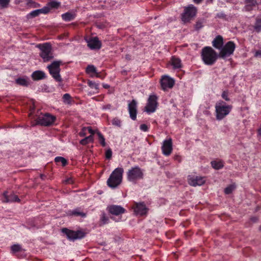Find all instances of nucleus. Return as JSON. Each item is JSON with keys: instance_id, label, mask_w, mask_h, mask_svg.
<instances>
[{"instance_id": "obj_8", "label": "nucleus", "mask_w": 261, "mask_h": 261, "mask_svg": "<svg viewBox=\"0 0 261 261\" xmlns=\"http://www.w3.org/2000/svg\"><path fill=\"white\" fill-rule=\"evenodd\" d=\"M56 119V117L55 116L49 113H45L37 118L36 123L43 126H48L51 125Z\"/></svg>"}, {"instance_id": "obj_10", "label": "nucleus", "mask_w": 261, "mask_h": 261, "mask_svg": "<svg viewBox=\"0 0 261 261\" xmlns=\"http://www.w3.org/2000/svg\"><path fill=\"white\" fill-rule=\"evenodd\" d=\"M157 99L158 97L154 94H152L149 96L146 106L145 107V111L148 113L155 112L158 106Z\"/></svg>"}, {"instance_id": "obj_34", "label": "nucleus", "mask_w": 261, "mask_h": 261, "mask_svg": "<svg viewBox=\"0 0 261 261\" xmlns=\"http://www.w3.org/2000/svg\"><path fill=\"white\" fill-rule=\"evenodd\" d=\"M236 186L234 185H230L226 187L224 190V192L226 194H230L235 189Z\"/></svg>"}, {"instance_id": "obj_41", "label": "nucleus", "mask_w": 261, "mask_h": 261, "mask_svg": "<svg viewBox=\"0 0 261 261\" xmlns=\"http://www.w3.org/2000/svg\"><path fill=\"white\" fill-rule=\"evenodd\" d=\"M87 127H84L82 129L81 131L80 132L79 135L81 137H84L87 135Z\"/></svg>"}, {"instance_id": "obj_16", "label": "nucleus", "mask_w": 261, "mask_h": 261, "mask_svg": "<svg viewBox=\"0 0 261 261\" xmlns=\"http://www.w3.org/2000/svg\"><path fill=\"white\" fill-rule=\"evenodd\" d=\"M133 208L135 213L137 215L144 216L148 212L147 208L143 203H135L133 206Z\"/></svg>"}, {"instance_id": "obj_19", "label": "nucleus", "mask_w": 261, "mask_h": 261, "mask_svg": "<svg viewBox=\"0 0 261 261\" xmlns=\"http://www.w3.org/2000/svg\"><path fill=\"white\" fill-rule=\"evenodd\" d=\"M108 211L114 215H119L125 213V210L120 205H112L108 207Z\"/></svg>"}, {"instance_id": "obj_25", "label": "nucleus", "mask_w": 261, "mask_h": 261, "mask_svg": "<svg viewBox=\"0 0 261 261\" xmlns=\"http://www.w3.org/2000/svg\"><path fill=\"white\" fill-rule=\"evenodd\" d=\"M32 77L34 81H38L45 78V73L40 70H37L33 72Z\"/></svg>"}, {"instance_id": "obj_14", "label": "nucleus", "mask_w": 261, "mask_h": 261, "mask_svg": "<svg viewBox=\"0 0 261 261\" xmlns=\"http://www.w3.org/2000/svg\"><path fill=\"white\" fill-rule=\"evenodd\" d=\"M85 40L88 46L91 49H99L101 46V43L97 37H87Z\"/></svg>"}, {"instance_id": "obj_43", "label": "nucleus", "mask_w": 261, "mask_h": 261, "mask_svg": "<svg viewBox=\"0 0 261 261\" xmlns=\"http://www.w3.org/2000/svg\"><path fill=\"white\" fill-rule=\"evenodd\" d=\"M112 155V151L111 149H108L106 152V157L107 159H110Z\"/></svg>"}, {"instance_id": "obj_17", "label": "nucleus", "mask_w": 261, "mask_h": 261, "mask_svg": "<svg viewBox=\"0 0 261 261\" xmlns=\"http://www.w3.org/2000/svg\"><path fill=\"white\" fill-rule=\"evenodd\" d=\"M49 12V8L47 7H44L42 9H37L34 10L31 12L30 13L28 14L27 15V18L28 19L32 18L38 16L40 14H47Z\"/></svg>"}, {"instance_id": "obj_26", "label": "nucleus", "mask_w": 261, "mask_h": 261, "mask_svg": "<svg viewBox=\"0 0 261 261\" xmlns=\"http://www.w3.org/2000/svg\"><path fill=\"white\" fill-rule=\"evenodd\" d=\"M212 167L216 169L219 170L222 169L224 166V162L219 159L214 160L211 162Z\"/></svg>"}, {"instance_id": "obj_23", "label": "nucleus", "mask_w": 261, "mask_h": 261, "mask_svg": "<svg viewBox=\"0 0 261 261\" xmlns=\"http://www.w3.org/2000/svg\"><path fill=\"white\" fill-rule=\"evenodd\" d=\"M170 64L174 69H180L182 67L181 60L180 59L175 56L171 58Z\"/></svg>"}, {"instance_id": "obj_37", "label": "nucleus", "mask_w": 261, "mask_h": 261, "mask_svg": "<svg viewBox=\"0 0 261 261\" xmlns=\"http://www.w3.org/2000/svg\"><path fill=\"white\" fill-rule=\"evenodd\" d=\"M112 123L113 125L120 127L121 125V121L118 118H114L112 120Z\"/></svg>"}, {"instance_id": "obj_56", "label": "nucleus", "mask_w": 261, "mask_h": 261, "mask_svg": "<svg viewBox=\"0 0 261 261\" xmlns=\"http://www.w3.org/2000/svg\"><path fill=\"white\" fill-rule=\"evenodd\" d=\"M227 1H228V0H226Z\"/></svg>"}, {"instance_id": "obj_48", "label": "nucleus", "mask_w": 261, "mask_h": 261, "mask_svg": "<svg viewBox=\"0 0 261 261\" xmlns=\"http://www.w3.org/2000/svg\"><path fill=\"white\" fill-rule=\"evenodd\" d=\"M254 56L257 58H261V49L256 50Z\"/></svg>"}, {"instance_id": "obj_47", "label": "nucleus", "mask_w": 261, "mask_h": 261, "mask_svg": "<svg viewBox=\"0 0 261 261\" xmlns=\"http://www.w3.org/2000/svg\"><path fill=\"white\" fill-rule=\"evenodd\" d=\"M140 128L143 132H147L148 130V127L145 124H142L140 126Z\"/></svg>"}, {"instance_id": "obj_38", "label": "nucleus", "mask_w": 261, "mask_h": 261, "mask_svg": "<svg viewBox=\"0 0 261 261\" xmlns=\"http://www.w3.org/2000/svg\"><path fill=\"white\" fill-rule=\"evenodd\" d=\"M87 84L88 86L93 89H95L96 90H98V85L96 84V83L91 81H88L87 82Z\"/></svg>"}, {"instance_id": "obj_20", "label": "nucleus", "mask_w": 261, "mask_h": 261, "mask_svg": "<svg viewBox=\"0 0 261 261\" xmlns=\"http://www.w3.org/2000/svg\"><path fill=\"white\" fill-rule=\"evenodd\" d=\"M128 111L130 117L133 120H135L137 117V102L135 100H133L128 103Z\"/></svg>"}, {"instance_id": "obj_13", "label": "nucleus", "mask_w": 261, "mask_h": 261, "mask_svg": "<svg viewBox=\"0 0 261 261\" xmlns=\"http://www.w3.org/2000/svg\"><path fill=\"white\" fill-rule=\"evenodd\" d=\"M172 150V141L171 138H169L165 140L162 146L163 153L166 156H168L171 153Z\"/></svg>"}, {"instance_id": "obj_5", "label": "nucleus", "mask_w": 261, "mask_h": 261, "mask_svg": "<svg viewBox=\"0 0 261 261\" xmlns=\"http://www.w3.org/2000/svg\"><path fill=\"white\" fill-rule=\"evenodd\" d=\"M37 47L40 50V56L44 62L51 60L54 58L51 44L49 43L39 44Z\"/></svg>"}, {"instance_id": "obj_32", "label": "nucleus", "mask_w": 261, "mask_h": 261, "mask_svg": "<svg viewBox=\"0 0 261 261\" xmlns=\"http://www.w3.org/2000/svg\"><path fill=\"white\" fill-rule=\"evenodd\" d=\"M97 135L98 139V141H99L100 144L103 147L106 146V141H105V138L104 136L99 131L97 132Z\"/></svg>"}, {"instance_id": "obj_7", "label": "nucleus", "mask_w": 261, "mask_h": 261, "mask_svg": "<svg viewBox=\"0 0 261 261\" xmlns=\"http://www.w3.org/2000/svg\"><path fill=\"white\" fill-rule=\"evenodd\" d=\"M60 61H54L50 65L47 66L49 73L57 82H61L62 81V78L60 75Z\"/></svg>"}, {"instance_id": "obj_33", "label": "nucleus", "mask_w": 261, "mask_h": 261, "mask_svg": "<svg viewBox=\"0 0 261 261\" xmlns=\"http://www.w3.org/2000/svg\"><path fill=\"white\" fill-rule=\"evenodd\" d=\"M55 161L57 163H61L62 165L64 166L67 164V160L62 156H57L55 158Z\"/></svg>"}, {"instance_id": "obj_1", "label": "nucleus", "mask_w": 261, "mask_h": 261, "mask_svg": "<svg viewBox=\"0 0 261 261\" xmlns=\"http://www.w3.org/2000/svg\"><path fill=\"white\" fill-rule=\"evenodd\" d=\"M123 172L122 168H116L107 180L108 186L112 188H115L119 186L122 182Z\"/></svg>"}, {"instance_id": "obj_49", "label": "nucleus", "mask_w": 261, "mask_h": 261, "mask_svg": "<svg viewBox=\"0 0 261 261\" xmlns=\"http://www.w3.org/2000/svg\"><path fill=\"white\" fill-rule=\"evenodd\" d=\"M66 184H71L73 182V180L72 178H68L65 181Z\"/></svg>"}, {"instance_id": "obj_42", "label": "nucleus", "mask_w": 261, "mask_h": 261, "mask_svg": "<svg viewBox=\"0 0 261 261\" xmlns=\"http://www.w3.org/2000/svg\"><path fill=\"white\" fill-rule=\"evenodd\" d=\"M222 97L226 101H229L228 94L227 91H223L222 94Z\"/></svg>"}, {"instance_id": "obj_50", "label": "nucleus", "mask_w": 261, "mask_h": 261, "mask_svg": "<svg viewBox=\"0 0 261 261\" xmlns=\"http://www.w3.org/2000/svg\"><path fill=\"white\" fill-rule=\"evenodd\" d=\"M94 76H96V77H98V78H100L101 79H103V77H102V76H101L100 75V74L99 73H97L94 75Z\"/></svg>"}, {"instance_id": "obj_52", "label": "nucleus", "mask_w": 261, "mask_h": 261, "mask_svg": "<svg viewBox=\"0 0 261 261\" xmlns=\"http://www.w3.org/2000/svg\"><path fill=\"white\" fill-rule=\"evenodd\" d=\"M196 28L197 29H200L201 28V24L199 23H197V24L196 25Z\"/></svg>"}, {"instance_id": "obj_24", "label": "nucleus", "mask_w": 261, "mask_h": 261, "mask_svg": "<svg viewBox=\"0 0 261 261\" xmlns=\"http://www.w3.org/2000/svg\"><path fill=\"white\" fill-rule=\"evenodd\" d=\"M75 16L76 13L75 11H69L61 15L62 19L65 21L72 20L75 18Z\"/></svg>"}, {"instance_id": "obj_54", "label": "nucleus", "mask_w": 261, "mask_h": 261, "mask_svg": "<svg viewBox=\"0 0 261 261\" xmlns=\"http://www.w3.org/2000/svg\"><path fill=\"white\" fill-rule=\"evenodd\" d=\"M103 87L106 89H108L110 87L109 85L108 84H103Z\"/></svg>"}, {"instance_id": "obj_55", "label": "nucleus", "mask_w": 261, "mask_h": 261, "mask_svg": "<svg viewBox=\"0 0 261 261\" xmlns=\"http://www.w3.org/2000/svg\"><path fill=\"white\" fill-rule=\"evenodd\" d=\"M34 107H33L32 108V110H34Z\"/></svg>"}, {"instance_id": "obj_27", "label": "nucleus", "mask_w": 261, "mask_h": 261, "mask_svg": "<svg viewBox=\"0 0 261 261\" xmlns=\"http://www.w3.org/2000/svg\"><path fill=\"white\" fill-rule=\"evenodd\" d=\"M16 83L22 86H28L30 84V80L27 77H19L16 79Z\"/></svg>"}, {"instance_id": "obj_15", "label": "nucleus", "mask_w": 261, "mask_h": 261, "mask_svg": "<svg viewBox=\"0 0 261 261\" xmlns=\"http://www.w3.org/2000/svg\"><path fill=\"white\" fill-rule=\"evenodd\" d=\"M205 180L201 176L196 175H189L188 176V183L192 186H201L204 184Z\"/></svg>"}, {"instance_id": "obj_9", "label": "nucleus", "mask_w": 261, "mask_h": 261, "mask_svg": "<svg viewBox=\"0 0 261 261\" xmlns=\"http://www.w3.org/2000/svg\"><path fill=\"white\" fill-rule=\"evenodd\" d=\"M196 13V8L193 5H190L185 8L184 12L181 16V19L185 22H188L195 16Z\"/></svg>"}, {"instance_id": "obj_2", "label": "nucleus", "mask_w": 261, "mask_h": 261, "mask_svg": "<svg viewBox=\"0 0 261 261\" xmlns=\"http://www.w3.org/2000/svg\"><path fill=\"white\" fill-rule=\"evenodd\" d=\"M232 109L231 105H227L222 100L219 101L215 105L216 117L218 120L223 119L229 114Z\"/></svg>"}, {"instance_id": "obj_11", "label": "nucleus", "mask_w": 261, "mask_h": 261, "mask_svg": "<svg viewBox=\"0 0 261 261\" xmlns=\"http://www.w3.org/2000/svg\"><path fill=\"white\" fill-rule=\"evenodd\" d=\"M175 84L174 80L168 75H163L160 79L161 88L164 91L171 89Z\"/></svg>"}, {"instance_id": "obj_29", "label": "nucleus", "mask_w": 261, "mask_h": 261, "mask_svg": "<svg viewBox=\"0 0 261 261\" xmlns=\"http://www.w3.org/2000/svg\"><path fill=\"white\" fill-rule=\"evenodd\" d=\"M86 73L90 74L91 77H93L96 73V68L93 65H88L86 70Z\"/></svg>"}, {"instance_id": "obj_45", "label": "nucleus", "mask_w": 261, "mask_h": 261, "mask_svg": "<svg viewBox=\"0 0 261 261\" xmlns=\"http://www.w3.org/2000/svg\"><path fill=\"white\" fill-rule=\"evenodd\" d=\"M87 127V132L91 134L90 135H92V136H93L95 133L97 134V132L98 131L97 130H94L91 127Z\"/></svg>"}, {"instance_id": "obj_44", "label": "nucleus", "mask_w": 261, "mask_h": 261, "mask_svg": "<svg viewBox=\"0 0 261 261\" xmlns=\"http://www.w3.org/2000/svg\"><path fill=\"white\" fill-rule=\"evenodd\" d=\"M257 138L259 141H261V124L257 129Z\"/></svg>"}, {"instance_id": "obj_21", "label": "nucleus", "mask_w": 261, "mask_h": 261, "mask_svg": "<svg viewBox=\"0 0 261 261\" xmlns=\"http://www.w3.org/2000/svg\"><path fill=\"white\" fill-rule=\"evenodd\" d=\"M260 3L261 0H246L245 9L246 11H251Z\"/></svg>"}, {"instance_id": "obj_22", "label": "nucleus", "mask_w": 261, "mask_h": 261, "mask_svg": "<svg viewBox=\"0 0 261 261\" xmlns=\"http://www.w3.org/2000/svg\"><path fill=\"white\" fill-rule=\"evenodd\" d=\"M212 44L215 48L220 49L222 47L223 44V37L220 35L216 36L213 41Z\"/></svg>"}, {"instance_id": "obj_30", "label": "nucleus", "mask_w": 261, "mask_h": 261, "mask_svg": "<svg viewBox=\"0 0 261 261\" xmlns=\"http://www.w3.org/2000/svg\"><path fill=\"white\" fill-rule=\"evenodd\" d=\"M60 5L61 4L60 2H58L56 1H52L49 2L45 7H48L49 8L50 11L51 9H57L59 8Z\"/></svg>"}, {"instance_id": "obj_35", "label": "nucleus", "mask_w": 261, "mask_h": 261, "mask_svg": "<svg viewBox=\"0 0 261 261\" xmlns=\"http://www.w3.org/2000/svg\"><path fill=\"white\" fill-rule=\"evenodd\" d=\"M21 246L19 245L15 244L11 246V250L13 253H16L21 250Z\"/></svg>"}, {"instance_id": "obj_28", "label": "nucleus", "mask_w": 261, "mask_h": 261, "mask_svg": "<svg viewBox=\"0 0 261 261\" xmlns=\"http://www.w3.org/2000/svg\"><path fill=\"white\" fill-rule=\"evenodd\" d=\"M68 215L75 216H81L82 217H85L86 216V214L82 212L79 208H76L74 210L69 211Z\"/></svg>"}, {"instance_id": "obj_3", "label": "nucleus", "mask_w": 261, "mask_h": 261, "mask_svg": "<svg viewBox=\"0 0 261 261\" xmlns=\"http://www.w3.org/2000/svg\"><path fill=\"white\" fill-rule=\"evenodd\" d=\"M202 59L203 62L208 65H212L216 61L218 55L211 47H205L202 50Z\"/></svg>"}, {"instance_id": "obj_51", "label": "nucleus", "mask_w": 261, "mask_h": 261, "mask_svg": "<svg viewBox=\"0 0 261 261\" xmlns=\"http://www.w3.org/2000/svg\"><path fill=\"white\" fill-rule=\"evenodd\" d=\"M111 108V105H107L103 107V109H110Z\"/></svg>"}, {"instance_id": "obj_12", "label": "nucleus", "mask_w": 261, "mask_h": 261, "mask_svg": "<svg viewBox=\"0 0 261 261\" xmlns=\"http://www.w3.org/2000/svg\"><path fill=\"white\" fill-rule=\"evenodd\" d=\"M62 231L66 234L67 237L70 240L82 239L85 236V233L82 231H73L67 228H63Z\"/></svg>"}, {"instance_id": "obj_46", "label": "nucleus", "mask_w": 261, "mask_h": 261, "mask_svg": "<svg viewBox=\"0 0 261 261\" xmlns=\"http://www.w3.org/2000/svg\"><path fill=\"white\" fill-rule=\"evenodd\" d=\"M100 220L103 224H106L108 221V218L106 216L105 214H102Z\"/></svg>"}, {"instance_id": "obj_6", "label": "nucleus", "mask_w": 261, "mask_h": 261, "mask_svg": "<svg viewBox=\"0 0 261 261\" xmlns=\"http://www.w3.org/2000/svg\"><path fill=\"white\" fill-rule=\"evenodd\" d=\"M235 48L234 43L231 41H228L221 48L219 56L222 59H225L233 54Z\"/></svg>"}, {"instance_id": "obj_53", "label": "nucleus", "mask_w": 261, "mask_h": 261, "mask_svg": "<svg viewBox=\"0 0 261 261\" xmlns=\"http://www.w3.org/2000/svg\"><path fill=\"white\" fill-rule=\"evenodd\" d=\"M202 0H193L194 2L196 4H199Z\"/></svg>"}, {"instance_id": "obj_4", "label": "nucleus", "mask_w": 261, "mask_h": 261, "mask_svg": "<svg viewBox=\"0 0 261 261\" xmlns=\"http://www.w3.org/2000/svg\"><path fill=\"white\" fill-rule=\"evenodd\" d=\"M127 179L133 184H136L138 180L144 177V170L139 166H135L130 168L126 173Z\"/></svg>"}, {"instance_id": "obj_18", "label": "nucleus", "mask_w": 261, "mask_h": 261, "mask_svg": "<svg viewBox=\"0 0 261 261\" xmlns=\"http://www.w3.org/2000/svg\"><path fill=\"white\" fill-rule=\"evenodd\" d=\"M2 201L3 202H19L20 199L18 196L13 193L8 195L7 191L3 194Z\"/></svg>"}, {"instance_id": "obj_31", "label": "nucleus", "mask_w": 261, "mask_h": 261, "mask_svg": "<svg viewBox=\"0 0 261 261\" xmlns=\"http://www.w3.org/2000/svg\"><path fill=\"white\" fill-rule=\"evenodd\" d=\"M93 142V136L90 135L88 137H85L80 141V144L83 145H85L89 143Z\"/></svg>"}, {"instance_id": "obj_40", "label": "nucleus", "mask_w": 261, "mask_h": 261, "mask_svg": "<svg viewBox=\"0 0 261 261\" xmlns=\"http://www.w3.org/2000/svg\"><path fill=\"white\" fill-rule=\"evenodd\" d=\"M63 98L64 102L67 103H69L70 102L71 96L69 94L66 93L64 94Z\"/></svg>"}, {"instance_id": "obj_39", "label": "nucleus", "mask_w": 261, "mask_h": 261, "mask_svg": "<svg viewBox=\"0 0 261 261\" xmlns=\"http://www.w3.org/2000/svg\"><path fill=\"white\" fill-rule=\"evenodd\" d=\"M10 0H0V6L2 8H5L8 7Z\"/></svg>"}, {"instance_id": "obj_36", "label": "nucleus", "mask_w": 261, "mask_h": 261, "mask_svg": "<svg viewBox=\"0 0 261 261\" xmlns=\"http://www.w3.org/2000/svg\"><path fill=\"white\" fill-rule=\"evenodd\" d=\"M254 29L257 32H259L261 31V18L256 19L254 25Z\"/></svg>"}]
</instances>
